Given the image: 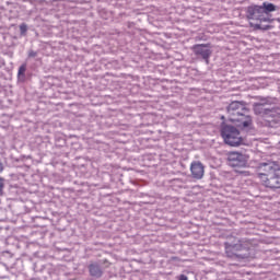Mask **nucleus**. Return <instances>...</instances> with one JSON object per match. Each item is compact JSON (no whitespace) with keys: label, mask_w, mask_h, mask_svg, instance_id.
I'll return each mask as SVG.
<instances>
[{"label":"nucleus","mask_w":280,"mask_h":280,"mask_svg":"<svg viewBox=\"0 0 280 280\" xmlns=\"http://www.w3.org/2000/svg\"><path fill=\"white\" fill-rule=\"evenodd\" d=\"M279 11V5L265 1L259 4H250L245 9L247 21H259V23H270V13Z\"/></svg>","instance_id":"f03ea898"},{"label":"nucleus","mask_w":280,"mask_h":280,"mask_svg":"<svg viewBox=\"0 0 280 280\" xmlns=\"http://www.w3.org/2000/svg\"><path fill=\"white\" fill-rule=\"evenodd\" d=\"M20 34H21V36H26L27 35V24L22 23L20 25Z\"/></svg>","instance_id":"4468645a"},{"label":"nucleus","mask_w":280,"mask_h":280,"mask_svg":"<svg viewBox=\"0 0 280 280\" xmlns=\"http://www.w3.org/2000/svg\"><path fill=\"white\" fill-rule=\"evenodd\" d=\"M38 56V51H35L34 49H30L27 52V60H32V58H36Z\"/></svg>","instance_id":"2eb2a0df"},{"label":"nucleus","mask_w":280,"mask_h":280,"mask_svg":"<svg viewBox=\"0 0 280 280\" xmlns=\"http://www.w3.org/2000/svg\"><path fill=\"white\" fill-rule=\"evenodd\" d=\"M260 170L264 173H258V178L264 187L268 189H280V165L277 162L262 163Z\"/></svg>","instance_id":"20e7f679"},{"label":"nucleus","mask_w":280,"mask_h":280,"mask_svg":"<svg viewBox=\"0 0 280 280\" xmlns=\"http://www.w3.org/2000/svg\"><path fill=\"white\" fill-rule=\"evenodd\" d=\"M254 113L255 115H260V117H265V119H267L269 124L272 121V117H277V108L268 107V105L264 103H255Z\"/></svg>","instance_id":"1a4fd4ad"},{"label":"nucleus","mask_w":280,"mask_h":280,"mask_svg":"<svg viewBox=\"0 0 280 280\" xmlns=\"http://www.w3.org/2000/svg\"><path fill=\"white\" fill-rule=\"evenodd\" d=\"M190 174L196 180H202L205 177V164L200 161H192L190 164Z\"/></svg>","instance_id":"9d476101"},{"label":"nucleus","mask_w":280,"mask_h":280,"mask_svg":"<svg viewBox=\"0 0 280 280\" xmlns=\"http://www.w3.org/2000/svg\"><path fill=\"white\" fill-rule=\"evenodd\" d=\"M228 115H230V121L237 124L240 128L246 129L253 126V118L248 115V108L246 103L240 101H233L228 107Z\"/></svg>","instance_id":"7ed1b4c3"},{"label":"nucleus","mask_w":280,"mask_h":280,"mask_svg":"<svg viewBox=\"0 0 280 280\" xmlns=\"http://www.w3.org/2000/svg\"><path fill=\"white\" fill-rule=\"evenodd\" d=\"M191 49L197 58L203 60L206 65H209V58H211L213 54L211 44H196Z\"/></svg>","instance_id":"6e6552de"},{"label":"nucleus","mask_w":280,"mask_h":280,"mask_svg":"<svg viewBox=\"0 0 280 280\" xmlns=\"http://www.w3.org/2000/svg\"><path fill=\"white\" fill-rule=\"evenodd\" d=\"M3 189H5V178L0 176V196H3Z\"/></svg>","instance_id":"dca6fc26"},{"label":"nucleus","mask_w":280,"mask_h":280,"mask_svg":"<svg viewBox=\"0 0 280 280\" xmlns=\"http://www.w3.org/2000/svg\"><path fill=\"white\" fill-rule=\"evenodd\" d=\"M176 280H189V277H187L185 273H182L176 277Z\"/></svg>","instance_id":"a211bd4d"},{"label":"nucleus","mask_w":280,"mask_h":280,"mask_svg":"<svg viewBox=\"0 0 280 280\" xmlns=\"http://www.w3.org/2000/svg\"><path fill=\"white\" fill-rule=\"evenodd\" d=\"M220 135L224 143L226 145H230L231 148L244 145V138L242 137L240 129L231 124H228L225 121L221 122Z\"/></svg>","instance_id":"39448f33"},{"label":"nucleus","mask_w":280,"mask_h":280,"mask_svg":"<svg viewBox=\"0 0 280 280\" xmlns=\"http://www.w3.org/2000/svg\"><path fill=\"white\" fill-rule=\"evenodd\" d=\"M108 266H110V262H108V259L91 261L88 265L89 276L91 277V279H102Z\"/></svg>","instance_id":"423d86ee"},{"label":"nucleus","mask_w":280,"mask_h":280,"mask_svg":"<svg viewBox=\"0 0 280 280\" xmlns=\"http://www.w3.org/2000/svg\"><path fill=\"white\" fill-rule=\"evenodd\" d=\"M225 255L230 259L242 261L250 257V241L247 238L232 237L224 243Z\"/></svg>","instance_id":"f257e3e1"},{"label":"nucleus","mask_w":280,"mask_h":280,"mask_svg":"<svg viewBox=\"0 0 280 280\" xmlns=\"http://www.w3.org/2000/svg\"><path fill=\"white\" fill-rule=\"evenodd\" d=\"M255 28L267 31V30H270V25H264V24L259 23V24H255Z\"/></svg>","instance_id":"f3484780"},{"label":"nucleus","mask_w":280,"mask_h":280,"mask_svg":"<svg viewBox=\"0 0 280 280\" xmlns=\"http://www.w3.org/2000/svg\"><path fill=\"white\" fill-rule=\"evenodd\" d=\"M3 170H5V167L3 166V162L0 160V174L3 172Z\"/></svg>","instance_id":"6ab92c4d"},{"label":"nucleus","mask_w":280,"mask_h":280,"mask_svg":"<svg viewBox=\"0 0 280 280\" xmlns=\"http://www.w3.org/2000/svg\"><path fill=\"white\" fill-rule=\"evenodd\" d=\"M171 187H177V189H185V182L180 178L171 179Z\"/></svg>","instance_id":"f8f14e48"},{"label":"nucleus","mask_w":280,"mask_h":280,"mask_svg":"<svg viewBox=\"0 0 280 280\" xmlns=\"http://www.w3.org/2000/svg\"><path fill=\"white\" fill-rule=\"evenodd\" d=\"M228 165L230 167H248V155L241 152H230L228 154Z\"/></svg>","instance_id":"0eeeda50"},{"label":"nucleus","mask_w":280,"mask_h":280,"mask_svg":"<svg viewBox=\"0 0 280 280\" xmlns=\"http://www.w3.org/2000/svg\"><path fill=\"white\" fill-rule=\"evenodd\" d=\"M26 71H27V63L24 62L19 67V70H18L19 82H25L27 80V77L25 75Z\"/></svg>","instance_id":"9b49d317"},{"label":"nucleus","mask_w":280,"mask_h":280,"mask_svg":"<svg viewBox=\"0 0 280 280\" xmlns=\"http://www.w3.org/2000/svg\"><path fill=\"white\" fill-rule=\"evenodd\" d=\"M55 145L56 148H65V145H67V140H65V138L57 139Z\"/></svg>","instance_id":"ddd939ff"}]
</instances>
